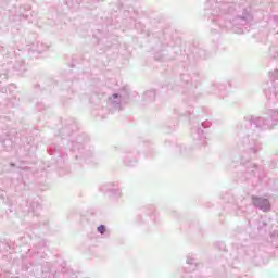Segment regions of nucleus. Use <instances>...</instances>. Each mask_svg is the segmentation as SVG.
<instances>
[{
    "label": "nucleus",
    "mask_w": 278,
    "mask_h": 278,
    "mask_svg": "<svg viewBox=\"0 0 278 278\" xmlns=\"http://www.w3.org/2000/svg\"><path fill=\"white\" fill-rule=\"evenodd\" d=\"M262 203L263 204L258 205L261 210H264V212H266V210H270V203L268 202V200H263Z\"/></svg>",
    "instance_id": "nucleus-1"
},
{
    "label": "nucleus",
    "mask_w": 278,
    "mask_h": 278,
    "mask_svg": "<svg viewBox=\"0 0 278 278\" xmlns=\"http://www.w3.org/2000/svg\"><path fill=\"white\" fill-rule=\"evenodd\" d=\"M99 233H105V227L103 225L98 227Z\"/></svg>",
    "instance_id": "nucleus-2"
}]
</instances>
